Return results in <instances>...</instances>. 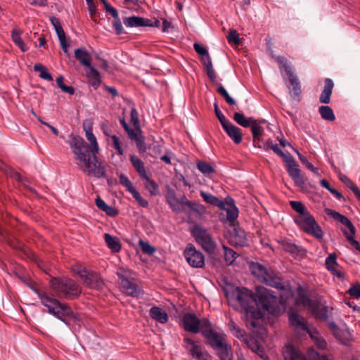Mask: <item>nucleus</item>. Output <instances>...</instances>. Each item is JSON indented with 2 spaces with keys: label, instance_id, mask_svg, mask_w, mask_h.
<instances>
[{
  "label": "nucleus",
  "instance_id": "1",
  "mask_svg": "<svg viewBox=\"0 0 360 360\" xmlns=\"http://www.w3.org/2000/svg\"><path fill=\"white\" fill-rule=\"evenodd\" d=\"M73 143L76 146V150L73 151V154L77 160V165L80 169L88 176L96 178L105 177V166L98 160L96 156L97 153H86L87 148L84 147L82 141H77Z\"/></svg>",
  "mask_w": 360,
  "mask_h": 360
},
{
  "label": "nucleus",
  "instance_id": "2",
  "mask_svg": "<svg viewBox=\"0 0 360 360\" xmlns=\"http://www.w3.org/2000/svg\"><path fill=\"white\" fill-rule=\"evenodd\" d=\"M235 293L236 300L245 311L247 327L252 329L258 328L263 314L260 309L256 307V295L244 288H238Z\"/></svg>",
  "mask_w": 360,
  "mask_h": 360
},
{
  "label": "nucleus",
  "instance_id": "3",
  "mask_svg": "<svg viewBox=\"0 0 360 360\" xmlns=\"http://www.w3.org/2000/svg\"><path fill=\"white\" fill-rule=\"evenodd\" d=\"M51 288L58 293L63 295L68 299L78 297L82 290L72 279L68 277H55L50 281Z\"/></svg>",
  "mask_w": 360,
  "mask_h": 360
},
{
  "label": "nucleus",
  "instance_id": "4",
  "mask_svg": "<svg viewBox=\"0 0 360 360\" xmlns=\"http://www.w3.org/2000/svg\"><path fill=\"white\" fill-rule=\"evenodd\" d=\"M256 307L262 308L269 314H276L280 311L278 297L273 291L264 287H258L256 292Z\"/></svg>",
  "mask_w": 360,
  "mask_h": 360
},
{
  "label": "nucleus",
  "instance_id": "5",
  "mask_svg": "<svg viewBox=\"0 0 360 360\" xmlns=\"http://www.w3.org/2000/svg\"><path fill=\"white\" fill-rule=\"evenodd\" d=\"M252 273L257 276L261 282L278 290H284L285 286L280 276L273 270L266 268L259 263L250 266Z\"/></svg>",
  "mask_w": 360,
  "mask_h": 360
},
{
  "label": "nucleus",
  "instance_id": "6",
  "mask_svg": "<svg viewBox=\"0 0 360 360\" xmlns=\"http://www.w3.org/2000/svg\"><path fill=\"white\" fill-rule=\"evenodd\" d=\"M294 220L305 233L313 236L319 240L323 239V232L309 212L305 213L304 215H297Z\"/></svg>",
  "mask_w": 360,
  "mask_h": 360
},
{
  "label": "nucleus",
  "instance_id": "7",
  "mask_svg": "<svg viewBox=\"0 0 360 360\" xmlns=\"http://www.w3.org/2000/svg\"><path fill=\"white\" fill-rule=\"evenodd\" d=\"M117 275L120 280L122 291L124 294L133 297H139L143 295L142 288L130 279L131 271L129 269H120Z\"/></svg>",
  "mask_w": 360,
  "mask_h": 360
},
{
  "label": "nucleus",
  "instance_id": "8",
  "mask_svg": "<svg viewBox=\"0 0 360 360\" xmlns=\"http://www.w3.org/2000/svg\"><path fill=\"white\" fill-rule=\"evenodd\" d=\"M83 128L86 134V138L89 142V144L88 145L82 138L79 136H75L72 134L70 136L69 141V144L72 148V151L73 152L74 150H76V146L74 145L73 143L77 142V141H82L83 142L84 147L87 148L86 153H98L100 149L96 141V138L92 132L91 124L84 122Z\"/></svg>",
  "mask_w": 360,
  "mask_h": 360
},
{
  "label": "nucleus",
  "instance_id": "9",
  "mask_svg": "<svg viewBox=\"0 0 360 360\" xmlns=\"http://www.w3.org/2000/svg\"><path fill=\"white\" fill-rule=\"evenodd\" d=\"M202 334L206 339L207 345H210L214 350L227 342L225 335L213 330L210 321H204Z\"/></svg>",
  "mask_w": 360,
  "mask_h": 360
},
{
  "label": "nucleus",
  "instance_id": "10",
  "mask_svg": "<svg viewBox=\"0 0 360 360\" xmlns=\"http://www.w3.org/2000/svg\"><path fill=\"white\" fill-rule=\"evenodd\" d=\"M184 342L193 360H211L210 354L198 342L187 337L184 338Z\"/></svg>",
  "mask_w": 360,
  "mask_h": 360
},
{
  "label": "nucleus",
  "instance_id": "11",
  "mask_svg": "<svg viewBox=\"0 0 360 360\" xmlns=\"http://www.w3.org/2000/svg\"><path fill=\"white\" fill-rule=\"evenodd\" d=\"M184 256L188 264L193 268H202L205 264L203 254L197 250L192 244H188L184 251Z\"/></svg>",
  "mask_w": 360,
  "mask_h": 360
},
{
  "label": "nucleus",
  "instance_id": "12",
  "mask_svg": "<svg viewBox=\"0 0 360 360\" xmlns=\"http://www.w3.org/2000/svg\"><path fill=\"white\" fill-rule=\"evenodd\" d=\"M77 274L90 288L102 290L105 285L103 278L96 272H87L86 269H81L77 271Z\"/></svg>",
  "mask_w": 360,
  "mask_h": 360
},
{
  "label": "nucleus",
  "instance_id": "13",
  "mask_svg": "<svg viewBox=\"0 0 360 360\" xmlns=\"http://www.w3.org/2000/svg\"><path fill=\"white\" fill-rule=\"evenodd\" d=\"M24 282L37 295L38 297L41 300V304L48 309L49 314H55V311L59 309V307L63 303L58 300L49 296L48 293L44 291L37 290L25 281Z\"/></svg>",
  "mask_w": 360,
  "mask_h": 360
},
{
  "label": "nucleus",
  "instance_id": "14",
  "mask_svg": "<svg viewBox=\"0 0 360 360\" xmlns=\"http://www.w3.org/2000/svg\"><path fill=\"white\" fill-rule=\"evenodd\" d=\"M204 321H209L207 319H199L195 314L186 313L182 319L183 327L185 330L193 333L201 332L202 333V326Z\"/></svg>",
  "mask_w": 360,
  "mask_h": 360
},
{
  "label": "nucleus",
  "instance_id": "15",
  "mask_svg": "<svg viewBox=\"0 0 360 360\" xmlns=\"http://www.w3.org/2000/svg\"><path fill=\"white\" fill-rule=\"evenodd\" d=\"M289 321L291 326L293 327L298 333H308L309 336H313L316 333V329L309 328L304 319L297 313L292 312L289 314Z\"/></svg>",
  "mask_w": 360,
  "mask_h": 360
},
{
  "label": "nucleus",
  "instance_id": "16",
  "mask_svg": "<svg viewBox=\"0 0 360 360\" xmlns=\"http://www.w3.org/2000/svg\"><path fill=\"white\" fill-rule=\"evenodd\" d=\"M194 236L198 243L207 252H213L217 244L206 230L200 228L195 229Z\"/></svg>",
  "mask_w": 360,
  "mask_h": 360
},
{
  "label": "nucleus",
  "instance_id": "17",
  "mask_svg": "<svg viewBox=\"0 0 360 360\" xmlns=\"http://www.w3.org/2000/svg\"><path fill=\"white\" fill-rule=\"evenodd\" d=\"M303 304L309 308L316 319L321 321H326L328 319V307L326 306L307 297H304Z\"/></svg>",
  "mask_w": 360,
  "mask_h": 360
},
{
  "label": "nucleus",
  "instance_id": "18",
  "mask_svg": "<svg viewBox=\"0 0 360 360\" xmlns=\"http://www.w3.org/2000/svg\"><path fill=\"white\" fill-rule=\"evenodd\" d=\"M284 162L285 163L287 171L290 176L294 181L295 185L301 188L303 187L304 185V180L295 159L290 156Z\"/></svg>",
  "mask_w": 360,
  "mask_h": 360
},
{
  "label": "nucleus",
  "instance_id": "19",
  "mask_svg": "<svg viewBox=\"0 0 360 360\" xmlns=\"http://www.w3.org/2000/svg\"><path fill=\"white\" fill-rule=\"evenodd\" d=\"M229 242L236 247H245L248 245V240L245 231L240 227H233L229 232Z\"/></svg>",
  "mask_w": 360,
  "mask_h": 360
},
{
  "label": "nucleus",
  "instance_id": "20",
  "mask_svg": "<svg viewBox=\"0 0 360 360\" xmlns=\"http://www.w3.org/2000/svg\"><path fill=\"white\" fill-rule=\"evenodd\" d=\"M55 317L63 321L67 326H69L68 319L75 318V314L72 309L67 304L63 303L55 311V314H52Z\"/></svg>",
  "mask_w": 360,
  "mask_h": 360
},
{
  "label": "nucleus",
  "instance_id": "21",
  "mask_svg": "<svg viewBox=\"0 0 360 360\" xmlns=\"http://www.w3.org/2000/svg\"><path fill=\"white\" fill-rule=\"evenodd\" d=\"M325 212L328 216L332 217L335 220L340 221L341 224H344L346 227H347V229H349L348 233L355 234V227L347 217L329 208L325 209Z\"/></svg>",
  "mask_w": 360,
  "mask_h": 360
},
{
  "label": "nucleus",
  "instance_id": "22",
  "mask_svg": "<svg viewBox=\"0 0 360 360\" xmlns=\"http://www.w3.org/2000/svg\"><path fill=\"white\" fill-rule=\"evenodd\" d=\"M123 22L127 27H147L153 25L150 20L134 15L124 18L123 19Z\"/></svg>",
  "mask_w": 360,
  "mask_h": 360
},
{
  "label": "nucleus",
  "instance_id": "23",
  "mask_svg": "<svg viewBox=\"0 0 360 360\" xmlns=\"http://www.w3.org/2000/svg\"><path fill=\"white\" fill-rule=\"evenodd\" d=\"M222 127L235 143L238 144L242 141V132L240 128L231 122H228Z\"/></svg>",
  "mask_w": 360,
  "mask_h": 360
},
{
  "label": "nucleus",
  "instance_id": "24",
  "mask_svg": "<svg viewBox=\"0 0 360 360\" xmlns=\"http://www.w3.org/2000/svg\"><path fill=\"white\" fill-rule=\"evenodd\" d=\"M334 83L330 78H326L324 81V87L319 97V101L321 103L328 104L330 101Z\"/></svg>",
  "mask_w": 360,
  "mask_h": 360
},
{
  "label": "nucleus",
  "instance_id": "25",
  "mask_svg": "<svg viewBox=\"0 0 360 360\" xmlns=\"http://www.w3.org/2000/svg\"><path fill=\"white\" fill-rule=\"evenodd\" d=\"M75 58L84 66L91 68V58L89 53L84 48H79L75 50Z\"/></svg>",
  "mask_w": 360,
  "mask_h": 360
},
{
  "label": "nucleus",
  "instance_id": "26",
  "mask_svg": "<svg viewBox=\"0 0 360 360\" xmlns=\"http://www.w3.org/2000/svg\"><path fill=\"white\" fill-rule=\"evenodd\" d=\"M149 314L153 319L160 323H165L169 319L167 312L158 307H153L149 311Z\"/></svg>",
  "mask_w": 360,
  "mask_h": 360
},
{
  "label": "nucleus",
  "instance_id": "27",
  "mask_svg": "<svg viewBox=\"0 0 360 360\" xmlns=\"http://www.w3.org/2000/svg\"><path fill=\"white\" fill-rule=\"evenodd\" d=\"M283 356L285 360H307L304 355L292 345L285 347Z\"/></svg>",
  "mask_w": 360,
  "mask_h": 360
},
{
  "label": "nucleus",
  "instance_id": "28",
  "mask_svg": "<svg viewBox=\"0 0 360 360\" xmlns=\"http://www.w3.org/2000/svg\"><path fill=\"white\" fill-rule=\"evenodd\" d=\"M166 199L167 203L173 211L176 212H181L183 207L174 190H170L167 192Z\"/></svg>",
  "mask_w": 360,
  "mask_h": 360
},
{
  "label": "nucleus",
  "instance_id": "29",
  "mask_svg": "<svg viewBox=\"0 0 360 360\" xmlns=\"http://www.w3.org/2000/svg\"><path fill=\"white\" fill-rule=\"evenodd\" d=\"M129 160L140 177L146 178L147 172L144 162L135 155H131Z\"/></svg>",
  "mask_w": 360,
  "mask_h": 360
},
{
  "label": "nucleus",
  "instance_id": "30",
  "mask_svg": "<svg viewBox=\"0 0 360 360\" xmlns=\"http://www.w3.org/2000/svg\"><path fill=\"white\" fill-rule=\"evenodd\" d=\"M214 351L220 360H233L231 347L228 342H226Z\"/></svg>",
  "mask_w": 360,
  "mask_h": 360
},
{
  "label": "nucleus",
  "instance_id": "31",
  "mask_svg": "<svg viewBox=\"0 0 360 360\" xmlns=\"http://www.w3.org/2000/svg\"><path fill=\"white\" fill-rule=\"evenodd\" d=\"M264 122V120L262 121H258L255 120L254 122L251 124V130L253 136V143L254 146H256L259 144V142L260 141L261 136L263 132L262 128L259 126V123Z\"/></svg>",
  "mask_w": 360,
  "mask_h": 360
},
{
  "label": "nucleus",
  "instance_id": "32",
  "mask_svg": "<svg viewBox=\"0 0 360 360\" xmlns=\"http://www.w3.org/2000/svg\"><path fill=\"white\" fill-rule=\"evenodd\" d=\"M86 75L91 86L97 89L101 83V74L95 68L91 67L86 72Z\"/></svg>",
  "mask_w": 360,
  "mask_h": 360
},
{
  "label": "nucleus",
  "instance_id": "33",
  "mask_svg": "<svg viewBox=\"0 0 360 360\" xmlns=\"http://www.w3.org/2000/svg\"><path fill=\"white\" fill-rule=\"evenodd\" d=\"M105 242L108 247L115 252H118L121 249L120 240L117 237L112 236L109 233L104 234Z\"/></svg>",
  "mask_w": 360,
  "mask_h": 360
},
{
  "label": "nucleus",
  "instance_id": "34",
  "mask_svg": "<svg viewBox=\"0 0 360 360\" xmlns=\"http://www.w3.org/2000/svg\"><path fill=\"white\" fill-rule=\"evenodd\" d=\"M200 195L207 203L218 207L221 209H224V202L216 196L204 191H200Z\"/></svg>",
  "mask_w": 360,
  "mask_h": 360
},
{
  "label": "nucleus",
  "instance_id": "35",
  "mask_svg": "<svg viewBox=\"0 0 360 360\" xmlns=\"http://www.w3.org/2000/svg\"><path fill=\"white\" fill-rule=\"evenodd\" d=\"M282 247L285 252L290 253L294 257L302 256L304 254V249L290 242H284Z\"/></svg>",
  "mask_w": 360,
  "mask_h": 360
},
{
  "label": "nucleus",
  "instance_id": "36",
  "mask_svg": "<svg viewBox=\"0 0 360 360\" xmlns=\"http://www.w3.org/2000/svg\"><path fill=\"white\" fill-rule=\"evenodd\" d=\"M290 85L292 86V91L294 97L299 96L301 94V85L297 76L292 72L288 75Z\"/></svg>",
  "mask_w": 360,
  "mask_h": 360
},
{
  "label": "nucleus",
  "instance_id": "37",
  "mask_svg": "<svg viewBox=\"0 0 360 360\" xmlns=\"http://www.w3.org/2000/svg\"><path fill=\"white\" fill-rule=\"evenodd\" d=\"M233 120L239 125L243 127H250L255 120L253 117H245V115L240 112H235L233 115Z\"/></svg>",
  "mask_w": 360,
  "mask_h": 360
},
{
  "label": "nucleus",
  "instance_id": "38",
  "mask_svg": "<svg viewBox=\"0 0 360 360\" xmlns=\"http://www.w3.org/2000/svg\"><path fill=\"white\" fill-rule=\"evenodd\" d=\"M319 112L322 119L327 121H334L335 116L332 108L328 105H321L319 108Z\"/></svg>",
  "mask_w": 360,
  "mask_h": 360
},
{
  "label": "nucleus",
  "instance_id": "39",
  "mask_svg": "<svg viewBox=\"0 0 360 360\" xmlns=\"http://www.w3.org/2000/svg\"><path fill=\"white\" fill-rule=\"evenodd\" d=\"M141 179L146 181L145 187L152 195H157L159 194L158 185L154 180L150 179L148 174L146 175V178H141Z\"/></svg>",
  "mask_w": 360,
  "mask_h": 360
},
{
  "label": "nucleus",
  "instance_id": "40",
  "mask_svg": "<svg viewBox=\"0 0 360 360\" xmlns=\"http://www.w3.org/2000/svg\"><path fill=\"white\" fill-rule=\"evenodd\" d=\"M186 205H187L188 209L190 210V211L188 212L189 214H191V212H193L202 216L206 212L205 206L196 202H186Z\"/></svg>",
  "mask_w": 360,
  "mask_h": 360
},
{
  "label": "nucleus",
  "instance_id": "41",
  "mask_svg": "<svg viewBox=\"0 0 360 360\" xmlns=\"http://www.w3.org/2000/svg\"><path fill=\"white\" fill-rule=\"evenodd\" d=\"M21 31L19 30H13L12 31L11 37L13 42L16 46L19 47V49L22 51L25 52L27 49L20 37Z\"/></svg>",
  "mask_w": 360,
  "mask_h": 360
},
{
  "label": "nucleus",
  "instance_id": "42",
  "mask_svg": "<svg viewBox=\"0 0 360 360\" xmlns=\"http://www.w3.org/2000/svg\"><path fill=\"white\" fill-rule=\"evenodd\" d=\"M223 249L224 251V259L226 262L228 264H233L235 259L237 258L238 254L234 250L226 245H223Z\"/></svg>",
  "mask_w": 360,
  "mask_h": 360
},
{
  "label": "nucleus",
  "instance_id": "43",
  "mask_svg": "<svg viewBox=\"0 0 360 360\" xmlns=\"http://www.w3.org/2000/svg\"><path fill=\"white\" fill-rule=\"evenodd\" d=\"M294 151L296 152V153L298 155V158L300 160V162L304 165L309 170H311L313 173L315 174H319V169L317 167H315L311 162H309L307 160V158L302 155L299 151H297L296 149L293 148Z\"/></svg>",
  "mask_w": 360,
  "mask_h": 360
},
{
  "label": "nucleus",
  "instance_id": "44",
  "mask_svg": "<svg viewBox=\"0 0 360 360\" xmlns=\"http://www.w3.org/2000/svg\"><path fill=\"white\" fill-rule=\"evenodd\" d=\"M110 139L112 140L111 146L116 150L118 155H122L124 154V150L120 139L116 135L111 136Z\"/></svg>",
  "mask_w": 360,
  "mask_h": 360
},
{
  "label": "nucleus",
  "instance_id": "45",
  "mask_svg": "<svg viewBox=\"0 0 360 360\" xmlns=\"http://www.w3.org/2000/svg\"><path fill=\"white\" fill-rule=\"evenodd\" d=\"M64 78L63 76H59L56 78V82L58 86L65 93L69 94L70 95H73L75 94V89L72 86H67L63 82Z\"/></svg>",
  "mask_w": 360,
  "mask_h": 360
},
{
  "label": "nucleus",
  "instance_id": "46",
  "mask_svg": "<svg viewBox=\"0 0 360 360\" xmlns=\"http://www.w3.org/2000/svg\"><path fill=\"white\" fill-rule=\"evenodd\" d=\"M197 167L205 175H210L214 172V167L210 163L205 162H198Z\"/></svg>",
  "mask_w": 360,
  "mask_h": 360
},
{
  "label": "nucleus",
  "instance_id": "47",
  "mask_svg": "<svg viewBox=\"0 0 360 360\" xmlns=\"http://www.w3.org/2000/svg\"><path fill=\"white\" fill-rule=\"evenodd\" d=\"M217 91L225 99L229 105H233L236 104V101L229 96L227 91L221 84H219V87Z\"/></svg>",
  "mask_w": 360,
  "mask_h": 360
},
{
  "label": "nucleus",
  "instance_id": "48",
  "mask_svg": "<svg viewBox=\"0 0 360 360\" xmlns=\"http://www.w3.org/2000/svg\"><path fill=\"white\" fill-rule=\"evenodd\" d=\"M325 264L328 270L330 271L333 269L338 267V264L337 263V255L335 253L330 254L326 259Z\"/></svg>",
  "mask_w": 360,
  "mask_h": 360
},
{
  "label": "nucleus",
  "instance_id": "49",
  "mask_svg": "<svg viewBox=\"0 0 360 360\" xmlns=\"http://www.w3.org/2000/svg\"><path fill=\"white\" fill-rule=\"evenodd\" d=\"M50 21L55 29V31L57 34L58 37L65 34V33L61 26L60 21L58 18L51 16V17H50Z\"/></svg>",
  "mask_w": 360,
  "mask_h": 360
},
{
  "label": "nucleus",
  "instance_id": "50",
  "mask_svg": "<svg viewBox=\"0 0 360 360\" xmlns=\"http://www.w3.org/2000/svg\"><path fill=\"white\" fill-rule=\"evenodd\" d=\"M290 205L291 207L297 212V215H304L305 213L309 212L303 204L300 201H290Z\"/></svg>",
  "mask_w": 360,
  "mask_h": 360
},
{
  "label": "nucleus",
  "instance_id": "51",
  "mask_svg": "<svg viewBox=\"0 0 360 360\" xmlns=\"http://www.w3.org/2000/svg\"><path fill=\"white\" fill-rule=\"evenodd\" d=\"M276 61L281 65V67L284 69L285 72H286L287 75L293 72L292 70V68L290 67V63L283 56H278L276 58Z\"/></svg>",
  "mask_w": 360,
  "mask_h": 360
},
{
  "label": "nucleus",
  "instance_id": "52",
  "mask_svg": "<svg viewBox=\"0 0 360 360\" xmlns=\"http://www.w3.org/2000/svg\"><path fill=\"white\" fill-rule=\"evenodd\" d=\"M120 182L130 193L136 189L129 178L123 174L120 175Z\"/></svg>",
  "mask_w": 360,
  "mask_h": 360
},
{
  "label": "nucleus",
  "instance_id": "53",
  "mask_svg": "<svg viewBox=\"0 0 360 360\" xmlns=\"http://www.w3.org/2000/svg\"><path fill=\"white\" fill-rule=\"evenodd\" d=\"M127 133L129 139H130L131 141H136L140 139L141 136V127H139L138 129L134 128L131 129L130 128L128 131H126Z\"/></svg>",
  "mask_w": 360,
  "mask_h": 360
},
{
  "label": "nucleus",
  "instance_id": "54",
  "mask_svg": "<svg viewBox=\"0 0 360 360\" xmlns=\"http://www.w3.org/2000/svg\"><path fill=\"white\" fill-rule=\"evenodd\" d=\"M139 245L144 253L153 255L155 252V248L151 246L148 242L141 240H139Z\"/></svg>",
  "mask_w": 360,
  "mask_h": 360
},
{
  "label": "nucleus",
  "instance_id": "55",
  "mask_svg": "<svg viewBox=\"0 0 360 360\" xmlns=\"http://www.w3.org/2000/svg\"><path fill=\"white\" fill-rule=\"evenodd\" d=\"M342 232L345 236L346 238L347 239V240L349 241V243H350V245L354 247L356 250L360 251V243L354 238V236L355 234L348 233L346 230H342Z\"/></svg>",
  "mask_w": 360,
  "mask_h": 360
},
{
  "label": "nucleus",
  "instance_id": "56",
  "mask_svg": "<svg viewBox=\"0 0 360 360\" xmlns=\"http://www.w3.org/2000/svg\"><path fill=\"white\" fill-rule=\"evenodd\" d=\"M312 340H314L316 345L319 349H325L326 347V342L320 337L319 332L316 330V333H315L313 336H310Z\"/></svg>",
  "mask_w": 360,
  "mask_h": 360
},
{
  "label": "nucleus",
  "instance_id": "57",
  "mask_svg": "<svg viewBox=\"0 0 360 360\" xmlns=\"http://www.w3.org/2000/svg\"><path fill=\"white\" fill-rule=\"evenodd\" d=\"M347 292L352 297L359 299L360 298V283H356V284L351 286Z\"/></svg>",
  "mask_w": 360,
  "mask_h": 360
},
{
  "label": "nucleus",
  "instance_id": "58",
  "mask_svg": "<svg viewBox=\"0 0 360 360\" xmlns=\"http://www.w3.org/2000/svg\"><path fill=\"white\" fill-rule=\"evenodd\" d=\"M131 194L133 195V197L135 198V200L138 202L139 205H141L143 207H147L148 206V202L146 199L141 197L140 193L137 191L136 189L133 191Z\"/></svg>",
  "mask_w": 360,
  "mask_h": 360
},
{
  "label": "nucleus",
  "instance_id": "59",
  "mask_svg": "<svg viewBox=\"0 0 360 360\" xmlns=\"http://www.w3.org/2000/svg\"><path fill=\"white\" fill-rule=\"evenodd\" d=\"M238 216V210L236 207L226 210V219L230 222L235 221Z\"/></svg>",
  "mask_w": 360,
  "mask_h": 360
},
{
  "label": "nucleus",
  "instance_id": "60",
  "mask_svg": "<svg viewBox=\"0 0 360 360\" xmlns=\"http://www.w3.org/2000/svg\"><path fill=\"white\" fill-rule=\"evenodd\" d=\"M214 108L215 115H216L217 119L219 120V122L221 123V126L224 125L226 123L229 122V120H227L226 119L225 116L223 115L221 111L219 110L217 102H215L214 103Z\"/></svg>",
  "mask_w": 360,
  "mask_h": 360
},
{
  "label": "nucleus",
  "instance_id": "61",
  "mask_svg": "<svg viewBox=\"0 0 360 360\" xmlns=\"http://www.w3.org/2000/svg\"><path fill=\"white\" fill-rule=\"evenodd\" d=\"M131 124L134 126V128L138 129L140 127L139 119V113L136 108H133L131 110Z\"/></svg>",
  "mask_w": 360,
  "mask_h": 360
},
{
  "label": "nucleus",
  "instance_id": "62",
  "mask_svg": "<svg viewBox=\"0 0 360 360\" xmlns=\"http://www.w3.org/2000/svg\"><path fill=\"white\" fill-rule=\"evenodd\" d=\"M227 38L229 43H233L234 44H240L239 35L236 30H231Z\"/></svg>",
  "mask_w": 360,
  "mask_h": 360
},
{
  "label": "nucleus",
  "instance_id": "63",
  "mask_svg": "<svg viewBox=\"0 0 360 360\" xmlns=\"http://www.w3.org/2000/svg\"><path fill=\"white\" fill-rule=\"evenodd\" d=\"M112 27L114 28L116 34L120 35L124 33V29L122 25V22L119 17L117 18H115V20L112 22Z\"/></svg>",
  "mask_w": 360,
  "mask_h": 360
},
{
  "label": "nucleus",
  "instance_id": "64",
  "mask_svg": "<svg viewBox=\"0 0 360 360\" xmlns=\"http://www.w3.org/2000/svg\"><path fill=\"white\" fill-rule=\"evenodd\" d=\"M232 334L238 339H243L244 340H247V335L245 331L238 326L233 332Z\"/></svg>",
  "mask_w": 360,
  "mask_h": 360
}]
</instances>
